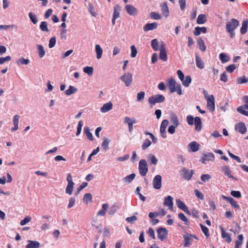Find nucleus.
<instances>
[{
	"label": "nucleus",
	"mask_w": 248,
	"mask_h": 248,
	"mask_svg": "<svg viewBox=\"0 0 248 248\" xmlns=\"http://www.w3.org/2000/svg\"><path fill=\"white\" fill-rule=\"evenodd\" d=\"M239 25V21L236 19H232L227 23L226 29L230 34V37L232 38L235 35L234 30Z\"/></svg>",
	"instance_id": "f257e3e1"
},
{
	"label": "nucleus",
	"mask_w": 248,
	"mask_h": 248,
	"mask_svg": "<svg viewBox=\"0 0 248 248\" xmlns=\"http://www.w3.org/2000/svg\"><path fill=\"white\" fill-rule=\"evenodd\" d=\"M168 85L171 93L176 92L178 94H182L181 85L178 84L173 78L168 80Z\"/></svg>",
	"instance_id": "f03ea898"
},
{
	"label": "nucleus",
	"mask_w": 248,
	"mask_h": 248,
	"mask_svg": "<svg viewBox=\"0 0 248 248\" xmlns=\"http://www.w3.org/2000/svg\"><path fill=\"white\" fill-rule=\"evenodd\" d=\"M243 101L245 104L238 107L236 109L240 113L248 116V96H244L243 97Z\"/></svg>",
	"instance_id": "7ed1b4c3"
},
{
	"label": "nucleus",
	"mask_w": 248,
	"mask_h": 248,
	"mask_svg": "<svg viewBox=\"0 0 248 248\" xmlns=\"http://www.w3.org/2000/svg\"><path fill=\"white\" fill-rule=\"evenodd\" d=\"M165 100V97L162 94H155L150 97L148 99V102L152 105L156 103H162Z\"/></svg>",
	"instance_id": "20e7f679"
},
{
	"label": "nucleus",
	"mask_w": 248,
	"mask_h": 248,
	"mask_svg": "<svg viewBox=\"0 0 248 248\" xmlns=\"http://www.w3.org/2000/svg\"><path fill=\"white\" fill-rule=\"evenodd\" d=\"M120 79L123 81L126 87L130 86L133 81V75L130 73H125L120 77Z\"/></svg>",
	"instance_id": "39448f33"
},
{
	"label": "nucleus",
	"mask_w": 248,
	"mask_h": 248,
	"mask_svg": "<svg viewBox=\"0 0 248 248\" xmlns=\"http://www.w3.org/2000/svg\"><path fill=\"white\" fill-rule=\"evenodd\" d=\"M148 167L147 162L144 159H141L139 162V170L140 173L143 176L146 175L148 172Z\"/></svg>",
	"instance_id": "423d86ee"
},
{
	"label": "nucleus",
	"mask_w": 248,
	"mask_h": 248,
	"mask_svg": "<svg viewBox=\"0 0 248 248\" xmlns=\"http://www.w3.org/2000/svg\"><path fill=\"white\" fill-rule=\"evenodd\" d=\"M124 123L128 125L129 131L131 132L133 130V124L136 123V119L134 117L131 118L126 116L124 118Z\"/></svg>",
	"instance_id": "0eeeda50"
},
{
	"label": "nucleus",
	"mask_w": 248,
	"mask_h": 248,
	"mask_svg": "<svg viewBox=\"0 0 248 248\" xmlns=\"http://www.w3.org/2000/svg\"><path fill=\"white\" fill-rule=\"evenodd\" d=\"M153 187L155 189H159L162 186V177L160 175H155L153 180Z\"/></svg>",
	"instance_id": "6e6552de"
},
{
	"label": "nucleus",
	"mask_w": 248,
	"mask_h": 248,
	"mask_svg": "<svg viewBox=\"0 0 248 248\" xmlns=\"http://www.w3.org/2000/svg\"><path fill=\"white\" fill-rule=\"evenodd\" d=\"M176 204L179 209H181L186 213L188 216H191V213L188 210L187 207L181 200L180 199L176 200Z\"/></svg>",
	"instance_id": "1a4fd4ad"
},
{
	"label": "nucleus",
	"mask_w": 248,
	"mask_h": 248,
	"mask_svg": "<svg viewBox=\"0 0 248 248\" xmlns=\"http://www.w3.org/2000/svg\"><path fill=\"white\" fill-rule=\"evenodd\" d=\"M193 174L192 170H188L185 168H183L181 171V175L184 179L186 180H189Z\"/></svg>",
	"instance_id": "9d476101"
},
{
	"label": "nucleus",
	"mask_w": 248,
	"mask_h": 248,
	"mask_svg": "<svg viewBox=\"0 0 248 248\" xmlns=\"http://www.w3.org/2000/svg\"><path fill=\"white\" fill-rule=\"evenodd\" d=\"M159 59L166 62L168 60L167 51L165 48V44L164 43H162L159 54Z\"/></svg>",
	"instance_id": "9b49d317"
},
{
	"label": "nucleus",
	"mask_w": 248,
	"mask_h": 248,
	"mask_svg": "<svg viewBox=\"0 0 248 248\" xmlns=\"http://www.w3.org/2000/svg\"><path fill=\"white\" fill-rule=\"evenodd\" d=\"M157 232L158 233V238L161 240L163 241L167 238L168 232L166 228L160 227L157 230Z\"/></svg>",
	"instance_id": "f8f14e48"
},
{
	"label": "nucleus",
	"mask_w": 248,
	"mask_h": 248,
	"mask_svg": "<svg viewBox=\"0 0 248 248\" xmlns=\"http://www.w3.org/2000/svg\"><path fill=\"white\" fill-rule=\"evenodd\" d=\"M125 8L127 14L130 16H135L138 14V9L132 5L127 4Z\"/></svg>",
	"instance_id": "ddd939ff"
},
{
	"label": "nucleus",
	"mask_w": 248,
	"mask_h": 248,
	"mask_svg": "<svg viewBox=\"0 0 248 248\" xmlns=\"http://www.w3.org/2000/svg\"><path fill=\"white\" fill-rule=\"evenodd\" d=\"M173 198L171 196H168L164 198L163 205L168 207L170 210H172L173 205Z\"/></svg>",
	"instance_id": "4468645a"
},
{
	"label": "nucleus",
	"mask_w": 248,
	"mask_h": 248,
	"mask_svg": "<svg viewBox=\"0 0 248 248\" xmlns=\"http://www.w3.org/2000/svg\"><path fill=\"white\" fill-rule=\"evenodd\" d=\"M121 11V7L119 5H116L115 6L114 8V13L113 15V17L112 19V25L115 24V20L118 18L120 16V12Z\"/></svg>",
	"instance_id": "2eb2a0df"
},
{
	"label": "nucleus",
	"mask_w": 248,
	"mask_h": 248,
	"mask_svg": "<svg viewBox=\"0 0 248 248\" xmlns=\"http://www.w3.org/2000/svg\"><path fill=\"white\" fill-rule=\"evenodd\" d=\"M206 100L207 101V108L210 111H213L215 110V99L214 96L210 95V98Z\"/></svg>",
	"instance_id": "dca6fc26"
},
{
	"label": "nucleus",
	"mask_w": 248,
	"mask_h": 248,
	"mask_svg": "<svg viewBox=\"0 0 248 248\" xmlns=\"http://www.w3.org/2000/svg\"><path fill=\"white\" fill-rule=\"evenodd\" d=\"M235 130L240 133L241 134H244L246 132L247 127L244 123L240 122L235 125Z\"/></svg>",
	"instance_id": "f3484780"
},
{
	"label": "nucleus",
	"mask_w": 248,
	"mask_h": 248,
	"mask_svg": "<svg viewBox=\"0 0 248 248\" xmlns=\"http://www.w3.org/2000/svg\"><path fill=\"white\" fill-rule=\"evenodd\" d=\"M221 170L229 178H232L233 180H236V178L231 174V171L229 167L226 165L223 166L221 167Z\"/></svg>",
	"instance_id": "a211bd4d"
},
{
	"label": "nucleus",
	"mask_w": 248,
	"mask_h": 248,
	"mask_svg": "<svg viewBox=\"0 0 248 248\" xmlns=\"http://www.w3.org/2000/svg\"><path fill=\"white\" fill-rule=\"evenodd\" d=\"M27 243L25 248H40L42 246L40 243L36 241L28 240Z\"/></svg>",
	"instance_id": "6ab92c4d"
},
{
	"label": "nucleus",
	"mask_w": 248,
	"mask_h": 248,
	"mask_svg": "<svg viewBox=\"0 0 248 248\" xmlns=\"http://www.w3.org/2000/svg\"><path fill=\"white\" fill-rule=\"evenodd\" d=\"M222 197L224 200L228 201L234 208H238L239 207L237 202L232 198L224 195H222Z\"/></svg>",
	"instance_id": "aec40b11"
},
{
	"label": "nucleus",
	"mask_w": 248,
	"mask_h": 248,
	"mask_svg": "<svg viewBox=\"0 0 248 248\" xmlns=\"http://www.w3.org/2000/svg\"><path fill=\"white\" fill-rule=\"evenodd\" d=\"M158 24L156 22L146 24L143 28L144 31H148L151 30H155L157 27Z\"/></svg>",
	"instance_id": "412c9836"
},
{
	"label": "nucleus",
	"mask_w": 248,
	"mask_h": 248,
	"mask_svg": "<svg viewBox=\"0 0 248 248\" xmlns=\"http://www.w3.org/2000/svg\"><path fill=\"white\" fill-rule=\"evenodd\" d=\"M160 6L162 14L166 17H168L169 16L170 12L167 3L166 2H164Z\"/></svg>",
	"instance_id": "4be33fe9"
},
{
	"label": "nucleus",
	"mask_w": 248,
	"mask_h": 248,
	"mask_svg": "<svg viewBox=\"0 0 248 248\" xmlns=\"http://www.w3.org/2000/svg\"><path fill=\"white\" fill-rule=\"evenodd\" d=\"M113 104L111 102H108L104 104L100 108V111L102 113H106L112 108Z\"/></svg>",
	"instance_id": "5701e85b"
},
{
	"label": "nucleus",
	"mask_w": 248,
	"mask_h": 248,
	"mask_svg": "<svg viewBox=\"0 0 248 248\" xmlns=\"http://www.w3.org/2000/svg\"><path fill=\"white\" fill-rule=\"evenodd\" d=\"M219 228L221 231V236L223 238L225 239V240L228 242L230 243L232 241V238L230 236V235L226 232L224 228L221 226H219Z\"/></svg>",
	"instance_id": "b1692460"
},
{
	"label": "nucleus",
	"mask_w": 248,
	"mask_h": 248,
	"mask_svg": "<svg viewBox=\"0 0 248 248\" xmlns=\"http://www.w3.org/2000/svg\"><path fill=\"white\" fill-rule=\"evenodd\" d=\"M119 209V205L118 203H114L109 208L108 210L109 215H113Z\"/></svg>",
	"instance_id": "393cba45"
},
{
	"label": "nucleus",
	"mask_w": 248,
	"mask_h": 248,
	"mask_svg": "<svg viewBox=\"0 0 248 248\" xmlns=\"http://www.w3.org/2000/svg\"><path fill=\"white\" fill-rule=\"evenodd\" d=\"M108 209L109 204L108 203L103 204L102 209L98 212L97 215L98 216H104Z\"/></svg>",
	"instance_id": "a878e982"
},
{
	"label": "nucleus",
	"mask_w": 248,
	"mask_h": 248,
	"mask_svg": "<svg viewBox=\"0 0 248 248\" xmlns=\"http://www.w3.org/2000/svg\"><path fill=\"white\" fill-rule=\"evenodd\" d=\"M188 147L190 149V150L193 152H195L198 151L200 149V145L196 141H192L190 142L188 145Z\"/></svg>",
	"instance_id": "bb28decb"
},
{
	"label": "nucleus",
	"mask_w": 248,
	"mask_h": 248,
	"mask_svg": "<svg viewBox=\"0 0 248 248\" xmlns=\"http://www.w3.org/2000/svg\"><path fill=\"white\" fill-rule=\"evenodd\" d=\"M95 51L96 54V58L98 60L100 59L103 54V49L99 45L97 44L95 45Z\"/></svg>",
	"instance_id": "cd10ccee"
},
{
	"label": "nucleus",
	"mask_w": 248,
	"mask_h": 248,
	"mask_svg": "<svg viewBox=\"0 0 248 248\" xmlns=\"http://www.w3.org/2000/svg\"><path fill=\"white\" fill-rule=\"evenodd\" d=\"M194 124L195 129L198 131H200L202 129V121L199 117H196L194 119Z\"/></svg>",
	"instance_id": "c85d7f7f"
},
{
	"label": "nucleus",
	"mask_w": 248,
	"mask_h": 248,
	"mask_svg": "<svg viewBox=\"0 0 248 248\" xmlns=\"http://www.w3.org/2000/svg\"><path fill=\"white\" fill-rule=\"evenodd\" d=\"M170 121L173 125L178 126L179 124V120L177 116L174 113H171L170 116Z\"/></svg>",
	"instance_id": "c756f323"
},
{
	"label": "nucleus",
	"mask_w": 248,
	"mask_h": 248,
	"mask_svg": "<svg viewBox=\"0 0 248 248\" xmlns=\"http://www.w3.org/2000/svg\"><path fill=\"white\" fill-rule=\"evenodd\" d=\"M207 21L206 16L204 14H200L197 19V23L198 24H203Z\"/></svg>",
	"instance_id": "7c9ffc66"
},
{
	"label": "nucleus",
	"mask_w": 248,
	"mask_h": 248,
	"mask_svg": "<svg viewBox=\"0 0 248 248\" xmlns=\"http://www.w3.org/2000/svg\"><path fill=\"white\" fill-rule=\"evenodd\" d=\"M248 19L244 20L242 23V27L240 30V32L241 34H245L248 30Z\"/></svg>",
	"instance_id": "2f4dec72"
},
{
	"label": "nucleus",
	"mask_w": 248,
	"mask_h": 248,
	"mask_svg": "<svg viewBox=\"0 0 248 248\" xmlns=\"http://www.w3.org/2000/svg\"><path fill=\"white\" fill-rule=\"evenodd\" d=\"M219 58L222 63L228 62L230 61V58L225 53H221L219 54Z\"/></svg>",
	"instance_id": "473e14b6"
},
{
	"label": "nucleus",
	"mask_w": 248,
	"mask_h": 248,
	"mask_svg": "<svg viewBox=\"0 0 248 248\" xmlns=\"http://www.w3.org/2000/svg\"><path fill=\"white\" fill-rule=\"evenodd\" d=\"M147 159L152 164L156 165L157 164L158 160L156 157L153 154H150L147 156Z\"/></svg>",
	"instance_id": "72a5a7b5"
},
{
	"label": "nucleus",
	"mask_w": 248,
	"mask_h": 248,
	"mask_svg": "<svg viewBox=\"0 0 248 248\" xmlns=\"http://www.w3.org/2000/svg\"><path fill=\"white\" fill-rule=\"evenodd\" d=\"M196 63L197 66L200 69H202L204 68V64L202 59L198 55L196 56Z\"/></svg>",
	"instance_id": "f704fd0d"
},
{
	"label": "nucleus",
	"mask_w": 248,
	"mask_h": 248,
	"mask_svg": "<svg viewBox=\"0 0 248 248\" xmlns=\"http://www.w3.org/2000/svg\"><path fill=\"white\" fill-rule=\"evenodd\" d=\"M78 89L76 87L70 85L68 89L65 91L64 93L67 95H70L76 93Z\"/></svg>",
	"instance_id": "c9c22d12"
},
{
	"label": "nucleus",
	"mask_w": 248,
	"mask_h": 248,
	"mask_svg": "<svg viewBox=\"0 0 248 248\" xmlns=\"http://www.w3.org/2000/svg\"><path fill=\"white\" fill-rule=\"evenodd\" d=\"M37 48L39 57L41 58H43L46 54L43 46L41 45H37Z\"/></svg>",
	"instance_id": "e433bc0d"
},
{
	"label": "nucleus",
	"mask_w": 248,
	"mask_h": 248,
	"mask_svg": "<svg viewBox=\"0 0 248 248\" xmlns=\"http://www.w3.org/2000/svg\"><path fill=\"white\" fill-rule=\"evenodd\" d=\"M110 142V140L108 138L105 137L103 138V141L101 144V147L105 150H107L108 149L109 144Z\"/></svg>",
	"instance_id": "4c0bfd02"
},
{
	"label": "nucleus",
	"mask_w": 248,
	"mask_h": 248,
	"mask_svg": "<svg viewBox=\"0 0 248 248\" xmlns=\"http://www.w3.org/2000/svg\"><path fill=\"white\" fill-rule=\"evenodd\" d=\"M136 175L135 173H132L129 175L126 176L123 179V181L125 183H131L135 178Z\"/></svg>",
	"instance_id": "58836bf2"
},
{
	"label": "nucleus",
	"mask_w": 248,
	"mask_h": 248,
	"mask_svg": "<svg viewBox=\"0 0 248 248\" xmlns=\"http://www.w3.org/2000/svg\"><path fill=\"white\" fill-rule=\"evenodd\" d=\"M84 133H85L88 139L92 141L93 140V136L92 133L90 132V129L89 127L85 126L84 129Z\"/></svg>",
	"instance_id": "ea45409f"
},
{
	"label": "nucleus",
	"mask_w": 248,
	"mask_h": 248,
	"mask_svg": "<svg viewBox=\"0 0 248 248\" xmlns=\"http://www.w3.org/2000/svg\"><path fill=\"white\" fill-rule=\"evenodd\" d=\"M192 236L189 235H186L184 236V247H187L190 243V242L192 240L191 238Z\"/></svg>",
	"instance_id": "a19ab883"
},
{
	"label": "nucleus",
	"mask_w": 248,
	"mask_h": 248,
	"mask_svg": "<svg viewBox=\"0 0 248 248\" xmlns=\"http://www.w3.org/2000/svg\"><path fill=\"white\" fill-rule=\"evenodd\" d=\"M16 28V26L14 24L12 25H0V30L7 31L9 29L14 30Z\"/></svg>",
	"instance_id": "79ce46f5"
},
{
	"label": "nucleus",
	"mask_w": 248,
	"mask_h": 248,
	"mask_svg": "<svg viewBox=\"0 0 248 248\" xmlns=\"http://www.w3.org/2000/svg\"><path fill=\"white\" fill-rule=\"evenodd\" d=\"M183 85L186 87H187L189 86V84L191 82V78L189 76H186L184 79L182 81Z\"/></svg>",
	"instance_id": "37998d69"
},
{
	"label": "nucleus",
	"mask_w": 248,
	"mask_h": 248,
	"mask_svg": "<svg viewBox=\"0 0 248 248\" xmlns=\"http://www.w3.org/2000/svg\"><path fill=\"white\" fill-rule=\"evenodd\" d=\"M151 46L154 50L157 51L159 50L158 41L157 39H154L152 40Z\"/></svg>",
	"instance_id": "c03bdc74"
},
{
	"label": "nucleus",
	"mask_w": 248,
	"mask_h": 248,
	"mask_svg": "<svg viewBox=\"0 0 248 248\" xmlns=\"http://www.w3.org/2000/svg\"><path fill=\"white\" fill-rule=\"evenodd\" d=\"M74 184H68L65 189V193L69 195L72 194Z\"/></svg>",
	"instance_id": "a18cd8bd"
},
{
	"label": "nucleus",
	"mask_w": 248,
	"mask_h": 248,
	"mask_svg": "<svg viewBox=\"0 0 248 248\" xmlns=\"http://www.w3.org/2000/svg\"><path fill=\"white\" fill-rule=\"evenodd\" d=\"M40 28L42 31L47 32L48 31L47 24L46 21H42L40 25Z\"/></svg>",
	"instance_id": "49530a36"
},
{
	"label": "nucleus",
	"mask_w": 248,
	"mask_h": 248,
	"mask_svg": "<svg viewBox=\"0 0 248 248\" xmlns=\"http://www.w3.org/2000/svg\"><path fill=\"white\" fill-rule=\"evenodd\" d=\"M83 201L86 203L92 201V195L91 193H88L84 195L83 197Z\"/></svg>",
	"instance_id": "de8ad7c7"
},
{
	"label": "nucleus",
	"mask_w": 248,
	"mask_h": 248,
	"mask_svg": "<svg viewBox=\"0 0 248 248\" xmlns=\"http://www.w3.org/2000/svg\"><path fill=\"white\" fill-rule=\"evenodd\" d=\"M30 60L29 59H26L23 58L18 59L16 61L17 64L27 65L29 63Z\"/></svg>",
	"instance_id": "09e8293b"
},
{
	"label": "nucleus",
	"mask_w": 248,
	"mask_h": 248,
	"mask_svg": "<svg viewBox=\"0 0 248 248\" xmlns=\"http://www.w3.org/2000/svg\"><path fill=\"white\" fill-rule=\"evenodd\" d=\"M238 240L235 241V248H239L240 246L242 245L243 240V235L240 234L238 236Z\"/></svg>",
	"instance_id": "8fccbe9b"
},
{
	"label": "nucleus",
	"mask_w": 248,
	"mask_h": 248,
	"mask_svg": "<svg viewBox=\"0 0 248 248\" xmlns=\"http://www.w3.org/2000/svg\"><path fill=\"white\" fill-rule=\"evenodd\" d=\"M197 43L201 50H202L203 51L205 50L206 46L202 39H201V38H199L197 40Z\"/></svg>",
	"instance_id": "3c124183"
},
{
	"label": "nucleus",
	"mask_w": 248,
	"mask_h": 248,
	"mask_svg": "<svg viewBox=\"0 0 248 248\" xmlns=\"http://www.w3.org/2000/svg\"><path fill=\"white\" fill-rule=\"evenodd\" d=\"M93 68L92 66H86L83 68V72L87 73L89 76L93 75Z\"/></svg>",
	"instance_id": "603ef678"
},
{
	"label": "nucleus",
	"mask_w": 248,
	"mask_h": 248,
	"mask_svg": "<svg viewBox=\"0 0 248 248\" xmlns=\"http://www.w3.org/2000/svg\"><path fill=\"white\" fill-rule=\"evenodd\" d=\"M29 16L31 21L34 24H36V23L37 22V19L36 16V15L34 13H33L32 12H30L29 14Z\"/></svg>",
	"instance_id": "864d4df0"
},
{
	"label": "nucleus",
	"mask_w": 248,
	"mask_h": 248,
	"mask_svg": "<svg viewBox=\"0 0 248 248\" xmlns=\"http://www.w3.org/2000/svg\"><path fill=\"white\" fill-rule=\"evenodd\" d=\"M130 49H131L130 56L132 58H134L136 57V56H137V52H138L137 50L134 45L131 46L130 47Z\"/></svg>",
	"instance_id": "5fc2aeb1"
},
{
	"label": "nucleus",
	"mask_w": 248,
	"mask_h": 248,
	"mask_svg": "<svg viewBox=\"0 0 248 248\" xmlns=\"http://www.w3.org/2000/svg\"><path fill=\"white\" fill-rule=\"evenodd\" d=\"M208 161L214 160L215 155L213 153H208L203 155Z\"/></svg>",
	"instance_id": "6e6d98bb"
},
{
	"label": "nucleus",
	"mask_w": 248,
	"mask_h": 248,
	"mask_svg": "<svg viewBox=\"0 0 248 248\" xmlns=\"http://www.w3.org/2000/svg\"><path fill=\"white\" fill-rule=\"evenodd\" d=\"M129 158V155H124L123 156L118 157L116 158V159L119 162H122L128 160Z\"/></svg>",
	"instance_id": "4d7b16f0"
},
{
	"label": "nucleus",
	"mask_w": 248,
	"mask_h": 248,
	"mask_svg": "<svg viewBox=\"0 0 248 248\" xmlns=\"http://www.w3.org/2000/svg\"><path fill=\"white\" fill-rule=\"evenodd\" d=\"M151 141L149 139H146L142 145V148L143 150H145L151 145Z\"/></svg>",
	"instance_id": "13d9d810"
},
{
	"label": "nucleus",
	"mask_w": 248,
	"mask_h": 248,
	"mask_svg": "<svg viewBox=\"0 0 248 248\" xmlns=\"http://www.w3.org/2000/svg\"><path fill=\"white\" fill-rule=\"evenodd\" d=\"M145 96V93L144 92L141 91L138 93L137 96V101L138 102H140L143 100Z\"/></svg>",
	"instance_id": "bf43d9fd"
},
{
	"label": "nucleus",
	"mask_w": 248,
	"mask_h": 248,
	"mask_svg": "<svg viewBox=\"0 0 248 248\" xmlns=\"http://www.w3.org/2000/svg\"><path fill=\"white\" fill-rule=\"evenodd\" d=\"M200 226L204 235L206 236V237H208L209 236L208 229L206 227L203 225L202 224H200Z\"/></svg>",
	"instance_id": "052dcab7"
},
{
	"label": "nucleus",
	"mask_w": 248,
	"mask_h": 248,
	"mask_svg": "<svg viewBox=\"0 0 248 248\" xmlns=\"http://www.w3.org/2000/svg\"><path fill=\"white\" fill-rule=\"evenodd\" d=\"M88 185V183H86V182H84L78 188L77 191L75 192V196H78V195L79 193V192H80V191L83 189L84 188H85V187H86Z\"/></svg>",
	"instance_id": "680f3d73"
},
{
	"label": "nucleus",
	"mask_w": 248,
	"mask_h": 248,
	"mask_svg": "<svg viewBox=\"0 0 248 248\" xmlns=\"http://www.w3.org/2000/svg\"><path fill=\"white\" fill-rule=\"evenodd\" d=\"M248 82V79H247L245 76L241 77L237 79V82L238 84H244Z\"/></svg>",
	"instance_id": "e2e57ef3"
},
{
	"label": "nucleus",
	"mask_w": 248,
	"mask_h": 248,
	"mask_svg": "<svg viewBox=\"0 0 248 248\" xmlns=\"http://www.w3.org/2000/svg\"><path fill=\"white\" fill-rule=\"evenodd\" d=\"M150 15L152 18L155 20H158L161 18V16L158 13L151 12Z\"/></svg>",
	"instance_id": "0e129e2a"
},
{
	"label": "nucleus",
	"mask_w": 248,
	"mask_h": 248,
	"mask_svg": "<svg viewBox=\"0 0 248 248\" xmlns=\"http://www.w3.org/2000/svg\"><path fill=\"white\" fill-rule=\"evenodd\" d=\"M56 38L55 37H53L51 38H50V39L49 40V45H48L49 47V48L53 47L56 44Z\"/></svg>",
	"instance_id": "69168bd1"
},
{
	"label": "nucleus",
	"mask_w": 248,
	"mask_h": 248,
	"mask_svg": "<svg viewBox=\"0 0 248 248\" xmlns=\"http://www.w3.org/2000/svg\"><path fill=\"white\" fill-rule=\"evenodd\" d=\"M194 119H195V118H194V117L191 115H188L186 117V120H187V123L190 125L193 124Z\"/></svg>",
	"instance_id": "338daca9"
},
{
	"label": "nucleus",
	"mask_w": 248,
	"mask_h": 248,
	"mask_svg": "<svg viewBox=\"0 0 248 248\" xmlns=\"http://www.w3.org/2000/svg\"><path fill=\"white\" fill-rule=\"evenodd\" d=\"M211 177L209 174H202L201 176V180L202 181L205 182L208 181L210 180V179L211 178Z\"/></svg>",
	"instance_id": "774afa93"
}]
</instances>
